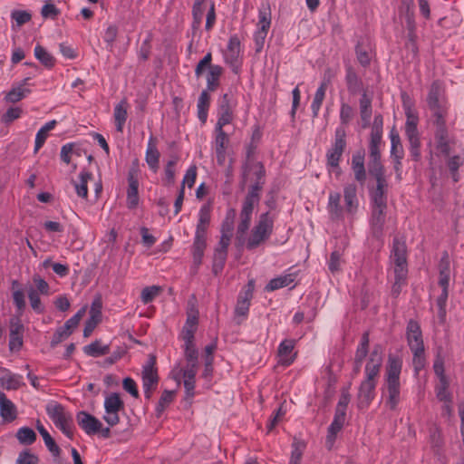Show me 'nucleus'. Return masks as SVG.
Returning <instances> with one entry per match:
<instances>
[{"instance_id": "4c0bfd02", "label": "nucleus", "mask_w": 464, "mask_h": 464, "mask_svg": "<svg viewBox=\"0 0 464 464\" xmlns=\"http://www.w3.org/2000/svg\"><path fill=\"white\" fill-rule=\"evenodd\" d=\"M128 103L125 100L121 101L118 104L115 105L113 111V118L115 121V127L117 131L122 132L124 124L126 122L128 117Z\"/></svg>"}, {"instance_id": "338daca9", "label": "nucleus", "mask_w": 464, "mask_h": 464, "mask_svg": "<svg viewBox=\"0 0 464 464\" xmlns=\"http://www.w3.org/2000/svg\"><path fill=\"white\" fill-rule=\"evenodd\" d=\"M356 55L358 62L364 67L369 65L371 61V53L369 49L364 47L362 44H358L356 46Z\"/></svg>"}, {"instance_id": "7ed1b4c3", "label": "nucleus", "mask_w": 464, "mask_h": 464, "mask_svg": "<svg viewBox=\"0 0 464 464\" xmlns=\"http://www.w3.org/2000/svg\"><path fill=\"white\" fill-rule=\"evenodd\" d=\"M392 271L393 283L392 295L397 298L402 287L407 285L408 264L407 248L405 241L401 237H394L391 252Z\"/></svg>"}, {"instance_id": "f8f14e48", "label": "nucleus", "mask_w": 464, "mask_h": 464, "mask_svg": "<svg viewBox=\"0 0 464 464\" xmlns=\"http://www.w3.org/2000/svg\"><path fill=\"white\" fill-rule=\"evenodd\" d=\"M159 376L156 368V360L154 357H150L142 370V386L146 399H150L153 392L157 388Z\"/></svg>"}, {"instance_id": "5fc2aeb1", "label": "nucleus", "mask_w": 464, "mask_h": 464, "mask_svg": "<svg viewBox=\"0 0 464 464\" xmlns=\"http://www.w3.org/2000/svg\"><path fill=\"white\" fill-rule=\"evenodd\" d=\"M28 298H29L32 309L36 314H43L44 311V308L42 304L40 295L38 294V291L35 290L34 288H31L28 291Z\"/></svg>"}, {"instance_id": "37998d69", "label": "nucleus", "mask_w": 464, "mask_h": 464, "mask_svg": "<svg viewBox=\"0 0 464 464\" xmlns=\"http://www.w3.org/2000/svg\"><path fill=\"white\" fill-rule=\"evenodd\" d=\"M391 139V156L394 160H402L404 150L401 142V138L398 131L393 128L390 132Z\"/></svg>"}, {"instance_id": "423d86ee", "label": "nucleus", "mask_w": 464, "mask_h": 464, "mask_svg": "<svg viewBox=\"0 0 464 464\" xmlns=\"http://www.w3.org/2000/svg\"><path fill=\"white\" fill-rule=\"evenodd\" d=\"M237 104V99L231 91L223 94L218 102V119L215 126L225 127L231 124L236 118Z\"/></svg>"}, {"instance_id": "6e6d98bb", "label": "nucleus", "mask_w": 464, "mask_h": 464, "mask_svg": "<svg viewBox=\"0 0 464 464\" xmlns=\"http://www.w3.org/2000/svg\"><path fill=\"white\" fill-rule=\"evenodd\" d=\"M161 288L157 285L147 286L141 291V301L147 304L151 303L160 293Z\"/></svg>"}, {"instance_id": "412c9836", "label": "nucleus", "mask_w": 464, "mask_h": 464, "mask_svg": "<svg viewBox=\"0 0 464 464\" xmlns=\"http://www.w3.org/2000/svg\"><path fill=\"white\" fill-rule=\"evenodd\" d=\"M298 276L297 271H292L288 269L283 275L271 279L268 284L266 285L265 290L266 292H273L283 287H286L294 284Z\"/></svg>"}, {"instance_id": "6ab92c4d", "label": "nucleus", "mask_w": 464, "mask_h": 464, "mask_svg": "<svg viewBox=\"0 0 464 464\" xmlns=\"http://www.w3.org/2000/svg\"><path fill=\"white\" fill-rule=\"evenodd\" d=\"M407 342L411 352H421L424 350L422 333L420 324L411 320L407 325Z\"/></svg>"}, {"instance_id": "864d4df0", "label": "nucleus", "mask_w": 464, "mask_h": 464, "mask_svg": "<svg viewBox=\"0 0 464 464\" xmlns=\"http://www.w3.org/2000/svg\"><path fill=\"white\" fill-rule=\"evenodd\" d=\"M175 392L174 391H164L160 398L157 404L156 411L158 414L162 413L165 409L174 401Z\"/></svg>"}, {"instance_id": "c756f323", "label": "nucleus", "mask_w": 464, "mask_h": 464, "mask_svg": "<svg viewBox=\"0 0 464 464\" xmlns=\"http://www.w3.org/2000/svg\"><path fill=\"white\" fill-rule=\"evenodd\" d=\"M387 208L372 207L371 227L374 237H380L382 234Z\"/></svg>"}, {"instance_id": "72a5a7b5", "label": "nucleus", "mask_w": 464, "mask_h": 464, "mask_svg": "<svg viewBox=\"0 0 464 464\" xmlns=\"http://www.w3.org/2000/svg\"><path fill=\"white\" fill-rule=\"evenodd\" d=\"M128 183L127 206L129 208H134L139 204V181L132 172L128 175Z\"/></svg>"}, {"instance_id": "ddd939ff", "label": "nucleus", "mask_w": 464, "mask_h": 464, "mask_svg": "<svg viewBox=\"0 0 464 464\" xmlns=\"http://www.w3.org/2000/svg\"><path fill=\"white\" fill-rule=\"evenodd\" d=\"M403 109L406 116L405 136L409 143L420 141L418 130L419 114L418 111L410 104L403 102Z\"/></svg>"}, {"instance_id": "cd10ccee", "label": "nucleus", "mask_w": 464, "mask_h": 464, "mask_svg": "<svg viewBox=\"0 0 464 464\" xmlns=\"http://www.w3.org/2000/svg\"><path fill=\"white\" fill-rule=\"evenodd\" d=\"M344 209L350 215H353L359 206L357 198V188L354 184H347L343 188Z\"/></svg>"}, {"instance_id": "dca6fc26", "label": "nucleus", "mask_w": 464, "mask_h": 464, "mask_svg": "<svg viewBox=\"0 0 464 464\" xmlns=\"http://www.w3.org/2000/svg\"><path fill=\"white\" fill-rule=\"evenodd\" d=\"M24 326L18 317L12 318L9 324V349L11 352L19 351L23 346Z\"/></svg>"}, {"instance_id": "58836bf2", "label": "nucleus", "mask_w": 464, "mask_h": 464, "mask_svg": "<svg viewBox=\"0 0 464 464\" xmlns=\"http://www.w3.org/2000/svg\"><path fill=\"white\" fill-rule=\"evenodd\" d=\"M28 80L29 78H26L23 81L22 83L13 86V88L5 96L6 101L15 103L25 98L31 92L30 89L25 88Z\"/></svg>"}, {"instance_id": "69168bd1", "label": "nucleus", "mask_w": 464, "mask_h": 464, "mask_svg": "<svg viewBox=\"0 0 464 464\" xmlns=\"http://www.w3.org/2000/svg\"><path fill=\"white\" fill-rule=\"evenodd\" d=\"M351 401V395L348 389H343L342 391L341 396L339 398L335 412H342V414L346 415V409Z\"/></svg>"}, {"instance_id": "f03ea898", "label": "nucleus", "mask_w": 464, "mask_h": 464, "mask_svg": "<svg viewBox=\"0 0 464 464\" xmlns=\"http://www.w3.org/2000/svg\"><path fill=\"white\" fill-rule=\"evenodd\" d=\"M382 364V352L380 345L373 347L364 368V378L358 392V407L367 408L375 398V390Z\"/></svg>"}, {"instance_id": "f704fd0d", "label": "nucleus", "mask_w": 464, "mask_h": 464, "mask_svg": "<svg viewBox=\"0 0 464 464\" xmlns=\"http://www.w3.org/2000/svg\"><path fill=\"white\" fill-rule=\"evenodd\" d=\"M450 281V273H440L439 285L442 288L440 295L438 297L437 304L441 315L445 314V305L449 295V285Z\"/></svg>"}, {"instance_id": "8fccbe9b", "label": "nucleus", "mask_w": 464, "mask_h": 464, "mask_svg": "<svg viewBox=\"0 0 464 464\" xmlns=\"http://www.w3.org/2000/svg\"><path fill=\"white\" fill-rule=\"evenodd\" d=\"M369 334L364 333L361 338V341L357 346L354 361L362 362L363 360L366 358L368 353H369Z\"/></svg>"}, {"instance_id": "052dcab7", "label": "nucleus", "mask_w": 464, "mask_h": 464, "mask_svg": "<svg viewBox=\"0 0 464 464\" xmlns=\"http://www.w3.org/2000/svg\"><path fill=\"white\" fill-rule=\"evenodd\" d=\"M413 353L412 364L416 374L425 367L426 365V357H425V350L421 352H411Z\"/></svg>"}, {"instance_id": "4be33fe9", "label": "nucleus", "mask_w": 464, "mask_h": 464, "mask_svg": "<svg viewBox=\"0 0 464 464\" xmlns=\"http://www.w3.org/2000/svg\"><path fill=\"white\" fill-rule=\"evenodd\" d=\"M253 291H254V282L249 281L246 288L244 291L240 292V294L238 295L236 309H235V313L237 315H239V316H246L247 315L249 307H250V302H251V299L253 298Z\"/></svg>"}, {"instance_id": "603ef678", "label": "nucleus", "mask_w": 464, "mask_h": 464, "mask_svg": "<svg viewBox=\"0 0 464 464\" xmlns=\"http://www.w3.org/2000/svg\"><path fill=\"white\" fill-rule=\"evenodd\" d=\"M177 164V159L170 160L167 162L164 168V178L163 182L166 186H171L175 183L176 170L175 166Z\"/></svg>"}, {"instance_id": "a19ab883", "label": "nucleus", "mask_w": 464, "mask_h": 464, "mask_svg": "<svg viewBox=\"0 0 464 464\" xmlns=\"http://www.w3.org/2000/svg\"><path fill=\"white\" fill-rule=\"evenodd\" d=\"M223 68L220 65L210 66L207 73V89L205 91L214 92L219 86V79L222 75Z\"/></svg>"}, {"instance_id": "de8ad7c7", "label": "nucleus", "mask_w": 464, "mask_h": 464, "mask_svg": "<svg viewBox=\"0 0 464 464\" xmlns=\"http://www.w3.org/2000/svg\"><path fill=\"white\" fill-rule=\"evenodd\" d=\"M85 354L92 357H99L109 353V345H103L101 341H95L83 347Z\"/></svg>"}, {"instance_id": "4d7b16f0", "label": "nucleus", "mask_w": 464, "mask_h": 464, "mask_svg": "<svg viewBox=\"0 0 464 464\" xmlns=\"http://www.w3.org/2000/svg\"><path fill=\"white\" fill-rule=\"evenodd\" d=\"M463 164V160L459 156H453L449 159L447 165L451 172L452 179L455 182L459 181V168Z\"/></svg>"}, {"instance_id": "e2e57ef3", "label": "nucleus", "mask_w": 464, "mask_h": 464, "mask_svg": "<svg viewBox=\"0 0 464 464\" xmlns=\"http://www.w3.org/2000/svg\"><path fill=\"white\" fill-rule=\"evenodd\" d=\"M227 254H224V252H215L214 253V259H213V273L215 275L219 274L225 266L226 260H227Z\"/></svg>"}, {"instance_id": "774afa93", "label": "nucleus", "mask_w": 464, "mask_h": 464, "mask_svg": "<svg viewBox=\"0 0 464 464\" xmlns=\"http://www.w3.org/2000/svg\"><path fill=\"white\" fill-rule=\"evenodd\" d=\"M38 459L29 451H23L19 454L15 464H37Z\"/></svg>"}, {"instance_id": "9b49d317", "label": "nucleus", "mask_w": 464, "mask_h": 464, "mask_svg": "<svg viewBox=\"0 0 464 464\" xmlns=\"http://www.w3.org/2000/svg\"><path fill=\"white\" fill-rule=\"evenodd\" d=\"M103 406L105 413L102 418L105 422L110 427L117 425L120 422L119 413L124 410V402L120 394L112 392L107 395Z\"/></svg>"}, {"instance_id": "3c124183", "label": "nucleus", "mask_w": 464, "mask_h": 464, "mask_svg": "<svg viewBox=\"0 0 464 464\" xmlns=\"http://www.w3.org/2000/svg\"><path fill=\"white\" fill-rule=\"evenodd\" d=\"M16 438L23 445H32L36 440V433L31 428L22 427L18 429Z\"/></svg>"}, {"instance_id": "39448f33", "label": "nucleus", "mask_w": 464, "mask_h": 464, "mask_svg": "<svg viewBox=\"0 0 464 464\" xmlns=\"http://www.w3.org/2000/svg\"><path fill=\"white\" fill-rule=\"evenodd\" d=\"M346 133L343 128H337L334 132V140L326 151V167L329 172L336 171L340 175V162L346 148Z\"/></svg>"}, {"instance_id": "4468645a", "label": "nucleus", "mask_w": 464, "mask_h": 464, "mask_svg": "<svg viewBox=\"0 0 464 464\" xmlns=\"http://www.w3.org/2000/svg\"><path fill=\"white\" fill-rule=\"evenodd\" d=\"M225 127L215 126L213 130L212 146L215 150L216 159L218 165H223L226 160L227 149L229 144V136L224 130Z\"/></svg>"}, {"instance_id": "2eb2a0df", "label": "nucleus", "mask_w": 464, "mask_h": 464, "mask_svg": "<svg viewBox=\"0 0 464 464\" xmlns=\"http://www.w3.org/2000/svg\"><path fill=\"white\" fill-rule=\"evenodd\" d=\"M296 341L294 339L283 340L277 349L278 363L288 367L295 360L297 353L295 351Z\"/></svg>"}, {"instance_id": "bf43d9fd", "label": "nucleus", "mask_w": 464, "mask_h": 464, "mask_svg": "<svg viewBox=\"0 0 464 464\" xmlns=\"http://www.w3.org/2000/svg\"><path fill=\"white\" fill-rule=\"evenodd\" d=\"M235 216V211L233 209L229 210L226 219L224 220L221 227V235L232 237L234 230V223L233 218Z\"/></svg>"}, {"instance_id": "c03bdc74", "label": "nucleus", "mask_w": 464, "mask_h": 464, "mask_svg": "<svg viewBox=\"0 0 464 464\" xmlns=\"http://www.w3.org/2000/svg\"><path fill=\"white\" fill-rule=\"evenodd\" d=\"M450 382L448 377H441L435 387L436 396L439 401L449 402L452 401V395L449 391Z\"/></svg>"}, {"instance_id": "aec40b11", "label": "nucleus", "mask_w": 464, "mask_h": 464, "mask_svg": "<svg viewBox=\"0 0 464 464\" xmlns=\"http://www.w3.org/2000/svg\"><path fill=\"white\" fill-rule=\"evenodd\" d=\"M376 187L370 190L372 207L387 208V179H378Z\"/></svg>"}, {"instance_id": "1a4fd4ad", "label": "nucleus", "mask_w": 464, "mask_h": 464, "mask_svg": "<svg viewBox=\"0 0 464 464\" xmlns=\"http://www.w3.org/2000/svg\"><path fill=\"white\" fill-rule=\"evenodd\" d=\"M273 229V220L268 213L262 214L257 224L253 228L251 235L247 240L246 246L249 249L256 248L265 240H266Z\"/></svg>"}, {"instance_id": "e433bc0d", "label": "nucleus", "mask_w": 464, "mask_h": 464, "mask_svg": "<svg viewBox=\"0 0 464 464\" xmlns=\"http://www.w3.org/2000/svg\"><path fill=\"white\" fill-rule=\"evenodd\" d=\"M207 246V236L195 234L192 246L193 263L198 267L202 263V258Z\"/></svg>"}, {"instance_id": "6e6552de", "label": "nucleus", "mask_w": 464, "mask_h": 464, "mask_svg": "<svg viewBox=\"0 0 464 464\" xmlns=\"http://www.w3.org/2000/svg\"><path fill=\"white\" fill-rule=\"evenodd\" d=\"M46 412L54 425L68 438L73 436L72 420L63 405L51 402L46 406Z\"/></svg>"}, {"instance_id": "f3484780", "label": "nucleus", "mask_w": 464, "mask_h": 464, "mask_svg": "<svg viewBox=\"0 0 464 464\" xmlns=\"http://www.w3.org/2000/svg\"><path fill=\"white\" fill-rule=\"evenodd\" d=\"M333 76L334 74L330 69L326 70L324 73L323 81L320 86L317 88L311 104V110L314 117L318 116L323 102L325 98L326 90L331 82Z\"/></svg>"}, {"instance_id": "f257e3e1", "label": "nucleus", "mask_w": 464, "mask_h": 464, "mask_svg": "<svg viewBox=\"0 0 464 464\" xmlns=\"http://www.w3.org/2000/svg\"><path fill=\"white\" fill-rule=\"evenodd\" d=\"M424 102L425 110L429 112V121L434 129L436 150L442 155H448L450 142L447 120L450 103L442 81L435 80L429 85Z\"/></svg>"}, {"instance_id": "0e129e2a", "label": "nucleus", "mask_w": 464, "mask_h": 464, "mask_svg": "<svg viewBox=\"0 0 464 464\" xmlns=\"http://www.w3.org/2000/svg\"><path fill=\"white\" fill-rule=\"evenodd\" d=\"M196 179H197V168H196V166H191L187 169V171L183 177L182 184L180 187H183L184 190H185V186H188L189 188H191L194 186Z\"/></svg>"}, {"instance_id": "a18cd8bd", "label": "nucleus", "mask_w": 464, "mask_h": 464, "mask_svg": "<svg viewBox=\"0 0 464 464\" xmlns=\"http://www.w3.org/2000/svg\"><path fill=\"white\" fill-rule=\"evenodd\" d=\"M34 56L35 58L46 68L51 69L55 64V59L54 57L46 51L45 48H44L40 44H36L34 47Z\"/></svg>"}, {"instance_id": "bb28decb", "label": "nucleus", "mask_w": 464, "mask_h": 464, "mask_svg": "<svg viewBox=\"0 0 464 464\" xmlns=\"http://www.w3.org/2000/svg\"><path fill=\"white\" fill-rule=\"evenodd\" d=\"M0 382L6 390H17L24 385L22 375L5 368L0 370Z\"/></svg>"}, {"instance_id": "b1692460", "label": "nucleus", "mask_w": 464, "mask_h": 464, "mask_svg": "<svg viewBox=\"0 0 464 464\" xmlns=\"http://www.w3.org/2000/svg\"><path fill=\"white\" fill-rule=\"evenodd\" d=\"M160 153L157 148L156 139L151 135L149 138L147 148L145 151V161L148 164L150 169L156 173L160 168Z\"/></svg>"}, {"instance_id": "0eeeda50", "label": "nucleus", "mask_w": 464, "mask_h": 464, "mask_svg": "<svg viewBox=\"0 0 464 464\" xmlns=\"http://www.w3.org/2000/svg\"><path fill=\"white\" fill-rule=\"evenodd\" d=\"M198 363H186L184 366L177 365L171 370L172 378L178 382H183L186 395L189 398L195 396L196 375Z\"/></svg>"}, {"instance_id": "9d476101", "label": "nucleus", "mask_w": 464, "mask_h": 464, "mask_svg": "<svg viewBox=\"0 0 464 464\" xmlns=\"http://www.w3.org/2000/svg\"><path fill=\"white\" fill-rule=\"evenodd\" d=\"M271 25V12L268 6L262 5L258 10V23L254 34L256 52L260 53L265 45V41Z\"/></svg>"}, {"instance_id": "5701e85b", "label": "nucleus", "mask_w": 464, "mask_h": 464, "mask_svg": "<svg viewBox=\"0 0 464 464\" xmlns=\"http://www.w3.org/2000/svg\"><path fill=\"white\" fill-rule=\"evenodd\" d=\"M364 160L365 152L363 149L356 150L352 156L351 168L354 173V179L361 184H363L366 180Z\"/></svg>"}, {"instance_id": "c9c22d12", "label": "nucleus", "mask_w": 464, "mask_h": 464, "mask_svg": "<svg viewBox=\"0 0 464 464\" xmlns=\"http://www.w3.org/2000/svg\"><path fill=\"white\" fill-rule=\"evenodd\" d=\"M211 97L208 91H202L197 102V115L199 121L205 124L208 116Z\"/></svg>"}, {"instance_id": "473e14b6", "label": "nucleus", "mask_w": 464, "mask_h": 464, "mask_svg": "<svg viewBox=\"0 0 464 464\" xmlns=\"http://www.w3.org/2000/svg\"><path fill=\"white\" fill-rule=\"evenodd\" d=\"M328 213L333 219L343 218L345 209L341 205V195L338 192H330L327 204Z\"/></svg>"}, {"instance_id": "13d9d810", "label": "nucleus", "mask_w": 464, "mask_h": 464, "mask_svg": "<svg viewBox=\"0 0 464 464\" xmlns=\"http://www.w3.org/2000/svg\"><path fill=\"white\" fill-rule=\"evenodd\" d=\"M186 363H198V351L195 344L183 345Z\"/></svg>"}, {"instance_id": "c85d7f7f", "label": "nucleus", "mask_w": 464, "mask_h": 464, "mask_svg": "<svg viewBox=\"0 0 464 464\" xmlns=\"http://www.w3.org/2000/svg\"><path fill=\"white\" fill-rule=\"evenodd\" d=\"M0 416L6 422H12L17 418L15 404L2 392H0Z\"/></svg>"}, {"instance_id": "7c9ffc66", "label": "nucleus", "mask_w": 464, "mask_h": 464, "mask_svg": "<svg viewBox=\"0 0 464 464\" xmlns=\"http://www.w3.org/2000/svg\"><path fill=\"white\" fill-rule=\"evenodd\" d=\"M92 179V174L87 170H82L77 179H72L77 196L82 199L88 198V182Z\"/></svg>"}, {"instance_id": "2f4dec72", "label": "nucleus", "mask_w": 464, "mask_h": 464, "mask_svg": "<svg viewBox=\"0 0 464 464\" xmlns=\"http://www.w3.org/2000/svg\"><path fill=\"white\" fill-rule=\"evenodd\" d=\"M345 414H342V412H335L334 420L331 425L328 428V434L326 437V444L329 449L332 448L334 442L336 439V435L343 429V424L345 422Z\"/></svg>"}, {"instance_id": "49530a36", "label": "nucleus", "mask_w": 464, "mask_h": 464, "mask_svg": "<svg viewBox=\"0 0 464 464\" xmlns=\"http://www.w3.org/2000/svg\"><path fill=\"white\" fill-rule=\"evenodd\" d=\"M369 173L374 178L375 180L386 179L384 167L382 164L381 157L370 158Z\"/></svg>"}, {"instance_id": "a211bd4d", "label": "nucleus", "mask_w": 464, "mask_h": 464, "mask_svg": "<svg viewBox=\"0 0 464 464\" xmlns=\"http://www.w3.org/2000/svg\"><path fill=\"white\" fill-rule=\"evenodd\" d=\"M76 421L79 427L89 436L97 434L102 426L99 419L83 411L77 413Z\"/></svg>"}, {"instance_id": "393cba45", "label": "nucleus", "mask_w": 464, "mask_h": 464, "mask_svg": "<svg viewBox=\"0 0 464 464\" xmlns=\"http://www.w3.org/2000/svg\"><path fill=\"white\" fill-rule=\"evenodd\" d=\"M212 214V202L208 201L203 204L198 214V223L195 234L207 236V231L210 224Z\"/></svg>"}, {"instance_id": "79ce46f5", "label": "nucleus", "mask_w": 464, "mask_h": 464, "mask_svg": "<svg viewBox=\"0 0 464 464\" xmlns=\"http://www.w3.org/2000/svg\"><path fill=\"white\" fill-rule=\"evenodd\" d=\"M360 114L362 121V127L370 125L372 117V99L364 92L360 100Z\"/></svg>"}, {"instance_id": "09e8293b", "label": "nucleus", "mask_w": 464, "mask_h": 464, "mask_svg": "<svg viewBox=\"0 0 464 464\" xmlns=\"http://www.w3.org/2000/svg\"><path fill=\"white\" fill-rule=\"evenodd\" d=\"M36 428L41 434V436L44 439L45 446L48 448V450L54 455L59 454L60 449L56 445L54 440L51 437L47 430L44 427V425L41 423V421H37Z\"/></svg>"}, {"instance_id": "20e7f679", "label": "nucleus", "mask_w": 464, "mask_h": 464, "mask_svg": "<svg viewBox=\"0 0 464 464\" xmlns=\"http://www.w3.org/2000/svg\"><path fill=\"white\" fill-rule=\"evenodd\" d=\"M401 369V358L394 355H390L385 368L384 380L388 393L386 404L391 410H394L400 401V376Z\"/></svg>"}, {"instance_id": "ea45409f", "label": "nucleus", "mask_w": 464, "mask_h": 464, "mask_svg": "<svg viewBox=\"0 0 464 464\" xmlns=\"http://www.w3.org/2000/svg\"><path fill=\"white\" fill-rule=\"evenodd\" d=\"M256 177V182L263 185V178L265 176L264 167L260 162L246 163L243 170V178L246 181L250 179L251 175Z\"/></svg>"}, {"instance_id": "680f3d73", "label": "nucleus", "mask_w": 464, "mask_h": 464, "mask_svg": "<svg viewBox=\"0 0 464 464\" xmlns=\"http://www.w3.org/2000/svg\"><path fill=\"white\" fill-rule=\"evenodd\" d=\"M212 62V53H208L197 64L195 68V74L197 77H200L205 69L208 68L209 70L210 66H214L215 64L211 63Z\"/></svg>"}, {"instance_id": "a878e982", "label": "nucleus", "mask_w": 464, "mask_h": 464, "mask_svg": "<svg viewBox=\"0 0 464 464\" xmlns=\"http://www.w3.org/2000/svg\"><path fill=\"white\" fill-rule=\"evenodd\" d=\"M241 53L240 40L237 35H232L227 44L224 57L227 63L230 66H237Z\"/></svg>"}]
</instances>
